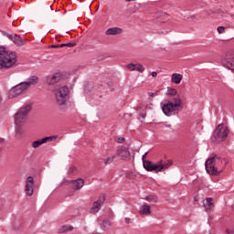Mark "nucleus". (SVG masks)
<instances>
[{"label":"nucleus","instance_id":"obj_1","mask_svg":"<svg viewBox=\"0 0 234 234\" xmlns=\"http://www.w3.org/2000/svg\"><path fill=\"white\" fill-rule=\"evenodd\" d=\"M226 159H222L220 156L215 155L208 158L205 163V167L208 175H214V176H218L222 173V169L226 167Z\"/></svg>","mask_w":234,"mask_h":234},{"label":"nucleus","instance_id":"obj_2","mask_svg":"<svg viewBox=\"0 0 234 234\" xmlns=\"http://www.w3.org/2000/svg\"><path fill=\"white\" fill-rule=\"evenodd\" d=\"M16 63H17L16 52L0 47V69H12V67H16Z\"/></svg>","mask_w":234,"mask_h":234},{"label":"nucleus","instance_id":"obj_3","mask_svg":"<svg viewBox=\"0 0 234 234\" xmlns=\"http://www.w3.org/2000/svg\"><path fill=\"white\" fill-rule=\"evenodd\" d=\"M146 156L147 153L143 155V165L146 171L162 173V171H165V169H168V167H171V165H173V163L171 161L164 162L162 160L158 161L157 164H154L149 160H145Z\"/></svg>","mask_w":234,"mask_h":234},{"label":"nucleus","instance_id":"obj_4","mask_svg":"<svg viewBox=\"0 0 234 234\" xmlns=\"http://www.w3.org/2000/svg\"><path fill=\"white\" fill-rule=\"evenodd\" d=\"M56 101L61 111H67V101H69V88L62 86L55 90Z\"/></svg>","mask_w":234,"mask_h":234},{"label":"nucleus","instance_id":"obj_5","mask_svg":"<svg viewBox=\"0 0 234 234\" xmlns=\"http://www.w3.org/2000/svg\"><path fill=\"white\" fill-rule=\"evenodd\" d=\"M32 111V105L27 104L18 110V112L15 114V123L16 125H23V123L27 122L28 119V112Z\"/></svg>","mask_w":234,"mask_h":234},{"label":"nucleus","instance_id":"obj_6","mask_svg":"<svg viewBox=\"0 0 234 234\" xmlns=\"http://www.w3.org/2000/svg\"><path fill=\"white\" fill-rule=\"evenodd\" d=\"M229 134V130L228 127H224L222 124H218L214 131V138L218 142H224L228 135Z\"/></svg>","mask_w":234,"mask_h":234},{"label":"nucleus","instance_id":"obj_7","mask_svg":"<svg viewBox=\"0 0 234 234\" xmlns=\"http://www.w3.org/2000/svg\"><path fill=\"white\" fill-rule=\"evenodd\" d=\"M26 90H28V88L26 86L25 82H20L19 84L14 86L9 90V99L17 98L20 94H23Z\"/></svg>","mask_w":234,"mask_h":234},{"label":"nucleus","instance_id":"obj_8","mask_svg":"<svg viewBox=\"0 0 234 234\" xmlns=\"http://www.w3.org/2000/svg\"><path fill=\"white\" fill-rule=\"evenodd\" d=\"M161 107H162V111L164 112V114H165V116H173V114H175V105L173 101H166L165 103L161 102Z\"/></svg>","mask_w":234,"mask_h":234},{"label":"nucleus","instance_id":"obj_9","mask_svg":"<svg viewBox=\"0 0 234 234\" xmlns=\"http://www.w3.org/2000/svg\"><path fill=\"white\" fill-rule=\"evenodd\" d=\"M223 67L234 73V53H228L223 60Z\"/></svg>","mask_w":234,"mask_h":234},{"label":"nucleus","instance_id":"obj_10","mask_svg":"<svg viewBox=\"0 0 234 234\" xmlns=\"http://www.w3.org/2000/svg\"><path fill=\"white\" fill-rule=\"evenodd\" d=\"M47 85H56L61 81V73H53L46 76L45 78Z\"/></svg>","mask_w":234,"mask_h":234},{"label":"nucleus","instance_id":"obj_11","mask_svg":"<svg viewBox=\"0 0 234 234\" xmlns=\"http://www.w3.org/2000/svg\"><path fill=\"white\" fill-rule=\"evenodd\" d=\"M25 193L27 197L34 195V177L28 176L26 180Z\"/></svg>","mask_w":234,"mask_h":234},{"label":"nucleus","instance_id":"obj_12","mask_svg":"<svg viewBox=\"0 0 234 234\" xmlns=\"http://www.w3.org/2000/svg\"><path fill=\"white\" fill-rule=\"evenodd\" d=\"M117 154L121 158V160H130L131 153L129 152V148L125 146H122L117 150Z\"/></svg>","mask_w":234,"mask_h":234},{"label":"nucleus","instance_id":"obj_13","mask_svg":"<svg viewBox=\"0 0 234 234\" xmlns=\"http://www.w3.org/2000/svg\"><path fill=\"white\" fill-rule=\"evenodd\" d=\"M38 81L39 78H37V76L36 75H33L29 77L27 81H24V83L27 86V88L29 89L30 87H32V85H37Z\"/></svg>","mask_w":234,"mask_h":234},{"label":"nucleus","instance_id":"obj_14","mask_svg":"<svg viewBox=\"0 0 234 234\" xmlns=\"http://www.w3.org/2000/svg\"><path fill=\"white\" fill-rule=\"evenodd\" d=\"M123 32L121 27H110L105 31L106 36H119Z\"/></svg>","mask_w":234,"mask_h":234},{"label":"nucleus","instance_id":"obj_15","mask_svg":"<svg viewBox=\"0 0 234 234\" xmlns=\"http://www.w3.org/2000/svg\"><path fill=\"white\" fill-rule=\"evenodd\" d=\"M71 184H73V189L74 191H80L83 186H85V181L82 178H78L76 180L71 181Z\"/></svg>","mask_w":234,"mask_h":234},{"label":"nucleus","instance_id":"obj_16","mask_svg":"<svg viewBox=\"0 0 234 234\" xmlns=\"http://www.w3.org/2000/svg\"><path fill=\"white\" fill-rule=\"evenodd\" d=\"M127 69H129V70H136L137 72H144L145 70L144 65L134 63L128 64Z\"/></svg>","mask_w":234,"mask_h":234},{"label":"nucleus","instance_id":"obj_17","mask_svg":"<svg viewBox=\"0 0 234 234\" xmlns=\"http://www.w3.org/2000/svg\"><path fill=\"white\" fill-rule=\"evenodd\" d=\"M11 41L15 43L17 47H23L25 45L26 41L21 37L19 35H13V37L11 38Z\"/></svg>","mask_w":234,"mask_h":234},{"label":"nucleus","instance_id":"obj_18","mask_svg":"<svg viewBox=\"0 0 234 234\" xmlns=\"http://www.w3.org/2000/svg\"><path fill=\"white\" fill-rule=\"evenodd\" d=\"M203 206L207 211H209L215 207V204H213V198L207 197L203 200Z\"/></svg>","mask_w":234,"mask_h":234},{"label":"nucleus","instance_id":"obj_19","mask_svg":"<svg viewBox=\"0 0 234 234\" xmlns=\"http://www.w3.org/2000/svg\"><path fill=\"white\" fill-rule=\"evenodd\" d=\"M183 79H184V76H182V74L173 73L171 77V81L176 85H180Z\"/></svg>","mask_w":234,"mask_h":234},{"label":"nucleus","instance_id":"obj_20","mask_svg":"<svg viewBox=\"0 0 234 234\" xmlns=\"http://www.w3.org/2000/svg\"><path fill=\"white\" fill-rule=\"evenodd\" d=\"M139 213L140 215H144L145 217L151 215V206L147 204L141 206Z\"/></svg>","mask_w":234,"mask_h":234},{"label":"nucleus","instance_id":"obj_21","mask_svg":"<svg viewBox=\"0 0 234 234\" xmlns=\"http://www.w3.org/2000/svg\"><path fill=\"white\" fill-rule=\"evenodd\" d=\"M172 101H174L175 109L182 107V99H180V96L177 95L176 97H174Z\"/></svg>","mask_w":234,"mask_h":234},{"label":"nucleus","instance_id":"obj_22","mask_svg":"<svg viewBox=\"0 0 234 234\" xmlns=\"http://www.w3.org/2000/svg\"><path fill=\"white\" fill-rule=\"evenodd\" d=\"M74 229V227L70 225H63L58 229V233H67V231H72Z\"/></svg>","mask_w":234,"mask_h":234},{"label":"nucleus","instance_id":"obj_23","mask_svg":"<svg viewBox=\"0 0 234 234\" xmlns=\"http://www.w3.org/2000/svg\"><path fill=\"white\" fill-rule=\"evenodd\" d=\"M43 144H45V141L44 139H39V140H37L35 142L32 143V147L33 149H37V147H41V145H43Z\"/></svg>","mask_w":234,"mask_h":234},{"label":"nucleus","instance_id":"obj_24","mask_svg":"<svg viewBox=\"0 0 234 234\" xmlns=\"http://www.w3.org/2000/svg\"><path fill=\"white\" fill-rule=\"evenodd\" d=\"M100 209H101V205L96 203V201H95V202H93V206L90 211V213H98L100 211Z\"/></svg>","mask_w":234,"mask_h":234},{"label":"nucleus","instance_id":"obj_25","mask_svg":"<svg viewBox=\"0 0 234 234\" xmlns=\"http://www.w3.org/2000/svg\"><path fill=\"white\" fill-rule=\"evenodd\" d=\"M111 226H112V221L110 219H104L101 224L102 229H107V228H111Z\"/></svg>","mask_w":234,"mask_h":234},{"label":"nucleus","instance_id":"obj_26","mask_svg":"<svg viewBox=\"0 0 234 234\" xmlns=\"http://www.w3.org/2000/svg\"><path fill=\"white\" fill-rule=\"evenodd\" d=\"M114 158H116V155H111L103 160L105 165H109L114 162Z\"/></svg>","mask_w":234,"mask_h":234},{"label":"nucleus","instance_id":"obj_27","mask_svg":"<svg viewBox=\"0 0 234 234\" xmlns=\"http://www.w3.org/2000/svg\"><path fill=\"white\" fill-rule=\"evenodd\" d=\"M136 111L139 112V116H141L143 119L147 116V112H145V110H142V106L137 107Z\"/></svg>","mask_w":234,"mask_h":234},{"label":"nucleus","instance_id":"obj_28","mask_svg":"<svg viewBox=\"0 0 234 234\" xmlns=\"http://www.w3.org/2000/svg\"><path fill=\"white\" fill-rule=\"evenodd\" d=\"M176 94H177V91H176V89L175 88H169L166 91V95H168L170 98L173 96H176Z\"/></svg>","mask_w":234,"mask_h":234},{"label":"nucleus","instance_id":"obj_29","mask_svg":"<svg viewBox=\"0 0 234 234\" xmlns=\"http://www.w3.org/2000/svg\"><path fill=\"white\" fill-rule=\"evenodd\" d=\"M145 200H147V202H152L154 204H156V202H158V197L156 196H148L145 197Z\"/></svg>","mask_w":234,"mask_h":234},{"label":"nucleus","instance_id":"obj_30","mask_svg":"<svg viewBox=\"0 0 234 234\" xmlns=\"http://www.w3.org/2000/svg\"><path fill=\"white\" fill-rule=\"evenodd\" d=\"M58 139V135H53V136H48V137H44V144H47L48 142H52L54 140Z\"/></svg>","mask_w":234,"mask_h":234},{"label":"nucleus","instance_id":"obj_31","mask_svg":"<svg viewBox=\"0 0 234 234\" xmlns=\"http://www.w3.org/2000/svg\"><path fill=\"white\" fill-rule=\"evenodd\" d=\"M16 133L17 136H21V134H23V127H21V124L16 125Z\"/></svg>","mask_w":234,"mask_h":234},{"label":"nucleus","instance_id":"obj_32","mask_svg":"<svg viewBox=\"0 0 234 234\" xmlns=\"http://www.w3.org/2000/svg\"><path fill=\"white\" fill-rule=\"evenodd\" d=\"M105 202V195H102L99 197L98 200L95 201V203L99 204V206H101Z\"/></svg>","mask_w":234,"mask_h":234},{"label":"nucleus","instance_id":"obj_33","mask_svg":"<svg viewBox=\"0 0 234 234\" xmlns=\"http://www.w3.org/2000/svg\"><path fill=\"white\" fill-rule=\"evenodd\" d=\"M1 33L12 41V37H14V35L8 34L6 31H1Z\"/></svg>","mask_w":234,"mask_h":234},{"label":"nucleus","instance_id":"obj_34","mask_svg":"<svg viewBox=\"0 0 234 234\" xmlns=\"http://www.w3.org/2000/svg\"><path fill=\"white\" fill-rule=\"evenodd\" d=\"M115 141L117 142V144H123V142H125V138H123V137H116Z\"/></svg>","mask_w":234,"mask_h":234},{"label":"nucleus","instance_id":"obj_35","mask_svg":"<svg viewBox=\"0 0 234 234\" xmlns=\"http://www.w3.org/2000/svg\"><path fill=\"white\" fill-rule=\"evenodd\" d=\"M76 171V166H70L68 170V175H72Z\"/></svg>","mask_w":234,"mask_h":234},{"label":"nucleus","instance_id":"obj_36","mask_svg":"<svg viewBox=\"0 0 234 234\" xmlns=\"http://www.w3.org/2000/svg\"><path fill=\"white\" fill-rule=\"evenodd\" d=\"M226 30V27L220 26V27H218V34H224V31Z\"/></svg>","mask_w":234,"mask_h":234},{"label":"nucleus","instance_id":"obj_37","mask_svg":"<svg viewBox=\"0 0 234 234\" xmlns=\"http://www.w3.org/2000/svg\"><path fill=\"white\" fill-rule=\"evenodd\" d=\"M48 48H59V44H53L48 46Z\"/></svg>","mask_w":234,"mask_h":234},{"label":"nucleus","instance_id":"obj_38","mask_svg":"<svg viewBox=\"0 0 234 234\" xmlns=\"http://www.w3.org/2000/svg\"><path fill=\"white\" fill-rule=\"evenodd\" d=\"M66 47H69V48H72L73 47H76V43H67Z\"/></svg>","mask_w":234,"mask_h":234},{"label":"nucleus","instance_id":"obj_39","mask_svg":"<svg viewBox=\"0 0 234 234\" xmlns=\"http://www.w3.org/2000/svg\"><path fill=\"white\" fill-rule=\"evenodd\" d=\"M226 233H228V234H234V229H233V230H231L229 229H227Z\"/></svg>","mask_w":234,"mask_h":234},{"label":"nucleus","instance_id":"obj_40","mask_svg":"<svg viewBox=\"0 0 234 234\" xmlns=\"http://www.w3.org/2000/svg\"><path fill=\"white\" fill-rule=\"evenodd\" d=\"M126 224H131V218H124Z\"/></svg>","mask_w":234,"mask_h":234},{"label":"nucleus","instance_id":"obj_41","mask_svg":"<svg viewBox=\"0 0 234 234\" xmlns=\"http://www.w3.org/2000/svg\"><path fill=\"white\" fill-rule=\"evenodd\" d=\"M158 76V73L156 71L152 72V77L156 78Z\"/></svg>","mask_w":234,"mask_h":234},{"label":"nucleus","instance_id":"obj_42","mask_svg":"<svg viewBox=\"0 0 234 234\" xmlns=\"http://www.w3.org/2000/svg\"><path fill=\"white\" fill-rule=\"evenodd\" d=\"M59 48H63V47H67V44H58Z\"/></svg>","mask_w":234,"mask_h":234},{"label":"nucleus","instance_id":"obj_43","mask_svg":"<svg viewBox=\"0 0 234 234\" xmlns=\"http://www.w3.org/2000/svg\"><path fill=\"white\" fill-rule=\"evenodd\" d=\"M148 96H150V98H153V96H154V92H148Z\"/></svg>","mask_w":234,"mask_h":234},{"label":"nucleus","instance_id":"obj_44","mask_svg":"<svg viewBox=\"0 0 234 234\" xmlns=\"http://www.w3.org/2000/svg\"><path fill=\"white\" fill-rule=\"evenodd\" d=\"M3 142H5V139L0 137V144H3Z\"/></svg>","mask_w":234,"mask_h":234},{"label":"nucleus","instance_id":"obj_45","mask_svg":"<svg viewBox=\"0 0 234 234\" xmlns=\"http://www.w3.org/2000/svg\"><path fill=\"white\" fill-rule=\"evenodd\" d=\"M126 3H131L132 1H136V0H125Z\"/></svg>","mask_w":234,"mask_h":234},{"label":"nucleus","instance_id":"obj_46","mask_svg":"<svg viewBox=\"0 0 234 234\" xmlns=\"http://www.w3.org/2000/svg\"><path fill=\"white\" fill-rule=\"evenodd\" d=\"M1 101H3V99H2L1 96H0V103H1Z\"/></svg>","mask_w":234,"mask_h":234}]
</instances>
